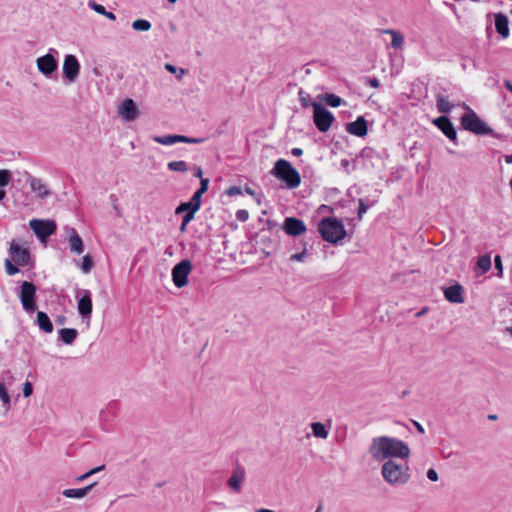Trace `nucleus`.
<instances>
[{"label":"nucleus","instance_id":"nucleus-7","mask_svg":"<svg viewBox=\"0 0 512 512\" xmlns=\"http://www.w3.org/2000/svg\"><path fill=\"white\" fill-rule=\"evenodd\" d=\"M193 269L191 260L184 259L177 263L171 272L172 281L177 288H182L188 283V276Z\"/></svg>","mask_w":512,"mask_h":512},{"label":"nucleus","instance_id":"nucleus-64","mask_svg":"<svg viewBox=\"0 0 512 512\" xmlns=\"http://www.w3.org/2000/svg\"><path fill=\"white\" fill-rule=\"evenodd\" d=\"M245 191H246V193H248L250 195H254V191L251 188H249V187H246Z\"/></svg>","mask_w":512,"mask_h":512},{"label":"nucleus","instance_id":"nucleus-17","mask_svg":"<svg viewBox=\"0 0 512 512\" xmlns=\"http://www.w3.org/2000/svg\"><path fill=\"white\" fill-rule=\"evenodd\" d=\"M78 312L83 319H90L92 314V299L91 292L89 290H83L82 296L77 303Z\"/></svg>","mask_w":512,"mask_h":512},{"label":"nucleus","instance_id":"nucleus-40","mask_svg":"<svg viewBox=\"0 0 512 512\" xmlns=\"http://www.w3.org/2000/svg\"><path fill=\"white\" fill-rule=\"evenodd\" d=\"M11 179V174L8 170H0V187H5Z\"/></svg>","mask_w":512,"mask_h":512},{"label":"nucleus","instance_id":"nucleus-5","mask_svg":"<svg viewBox=\"0 0 512 512\" xmlns=\"http://www.w3.org/2000/svg\"><path fill=\"white\" fill-rule=\"evenodd\" d=\"M465 107L468 109V112L461 117V126L463 129L476 135L493 134L492 128L482 121L473 110L469 109L468 106Z\"/></svg>","mask_w":512,"mask_h":512},{"label":"nucleus","instance_id":"nucleus-19","mask_svg":"<svg viewBox=\"0 0 512 512\" xmlns=\"http://www.w3.org/2000/svg\"><path fill=\"white\" fill-rule=\"evenodd\" d=\"M246 471L244 467L237 465L230 478L227 481V484L231 490L234 492H239L241 490V486L245 480Z\"/></svg>","mask_w":512,"mask_h":512},{"label":"nucleus","instance_id":"nucleus-45","mask_svg":"<svg viewBox=\"0 0 512 512\" xmlns=\"http://www.w3.org/2000/svg\"><path fill=\"white\" fill-rule=\"evenodd\" d=\"M236 218L241 222H245L249 218V213L246 210H238L236 212Z\"/></svg>","mask_w":512,"mask_h":512},{"label":"nucleus","instance_id":"nucleus-63","mask_svg":"<svg viewBox=\"0 0 512 512\" xmlns=\"http://www.w3.org/2000/svg\"><path fill=\"white\" fill-rule=\"evenodd\" d=\"M256 512H274V511L267 509V508H260V509H257Z\"/></svg>","mask_w":512,"mask_h":512},{"label":"nucleus","instance_id":"nucleus-56","mask_svg":"<svg viewBox=\"0 0 512 512\" xmlns=\"http://www.w3.org/2000/svg\"><path fill=\"white\" fill-rule=\"evenodd\" d=\"M505 88L512 93V83L509 80H504Z\"/></svg>","mask_w":512,"mask_h":512},{"label":"nucleus","instance_id":"nucleus-20","mask_svg":"<svg viewBox=\"0 0 512 512\" xmlns=\"http://www.w3.org/2000/svg\"><path fill=\"white\" fill-rule=\"evenodd\" d=\"M118 113L126 121H133L139 114L132 99H126L123 101L119 107Z\"/></svg>","mask_w":512,"mask_h":512},{"label":"nucleus","instance_id":"nucleus-47","mask_svg":"<svg viewBox=\"0 0 512 512\" xmlns=\"http://www.w3.org/2000/svg\"><path fill=\"white\" fill-rule=\"evenodd\" d=\"M197 211H194V209L192 208V211H188L184 216H183V224L184 225H187L189 222H191L193 219H194V215Z\"/></svg>","mask_w":512,"mask_h":512},{"label":"nucleus","instance_id":"nucleus-13","mask_svg":"<svg viewBox=\"0 0 512 512\" xmlns=\"http://www.w3.org/2000/svg\"><path fill=\"white\" fill-rule=\"evenodd\" d=\"M9 254L12 261L18 266H26L30 261V253L27 248L22 247L17 242L12 241L9 248Z\"/></svg>","mask_w":512,"mask_h":512},{"label":"nucleus","instance_id":"nucleus-42","mask_svg":"<svg viewBox=\"0 0 512 512\" xmlns=\"http://www.w3.org/2000/svg\"><path fill=\"white\" fill-rule=\"evenodd\" d=\"M307 257V250H303L300 253L292 254L290 260L293 262H303Z\"/></svg>","mask_w":512,"mask_h":512},{"label":"nucleus","instance_id":"nucleus-36","mask_svg":"<svg viewBox=\"0 0 512 512\" xmlns=\"http://www.w3.org/2000/svg\"><path fill=\"white\" fill-rule=\"evenodd\" d=\"M373 205V202H368L366 199H360L359 200V207H358V217L362 218L363 215L367 212V210Z\"/></svg>","mask_w":512,"mask_h":512},{"label":"nucleus","instance_id":"nucleus-24","mask_svg":"<svg viewBox=\"0 0 512 512\" xmlns=\"http://www.w3.org/2000/svg\"><path fill=\"white\" fill-rule=\"evenodd\" d=\"M96 485V482L95 483H92L84 488H78V489H75V488H70V489H65L62 494L67 497V498H77V499H81L83 497H85L89 491L92 489V487H94Z\"/></svg>","mask_w":512,"mask_h":512},{"label":"nucleus","instance_id":"nucleus-23","mask_svg":"<svg viewBox=\"0 0 512 512\" xmlns=\"http://www.w3.org/2000/svg\"><path fill=\"white\" fill-rule=\"evenodd\" d=\"M508 18L506 15L499 13L495 16V27L496 31L503 37L509 36Z\"/></svg>","mask_w":512,"mask_h":512},{"label":"nucleus","instance_id":"nucleus-22","mask_svg":"<svg viewBox=\"0 0 512 512\" xmlns=\"http://www.w3.org/2000/svg\"><path fill=\"white\" fill-rule=\"evenodd\" d=\"M69 249L72 253L80 255L84 251V244L81 237L78 235L75 229H71V233L68 239Z\"/></svg>","mask_w":512,"mask_h":512},{"label":"nucleus","instance_id":"nucleus-33","mask_svg":"<svg viewBox=\"0 0 512 512\" xmlns=\"http://www.w3.org/2000/svg\"><path fill=\"white\" fill-rule=\"evenodd\" d=\"M132 28L136 31H148L151 29V23L145 19H137L132 22Z\"/></svg>","mask_w":512,"mask_h":512},{"label":"nucleus","instance_id":"nucleus-28","mask_svg":"<svg viewBox=\"0 0 512 512\" xmlns=\"http://www.w3.org/2000/svg\"><path fill=\"white\" fill-rule=\"evenodd\" d=\"M312 433L315 437L326 439L329 435L328 430L326 429L325 425L321 422H314L311 424Z\"/></svg>","mask_w":512,"mask_h":512},{"label":"nucleus","instance_id":"nucleus-16","mask_svg":"<svg viewBox=\"0 0 512 512\" xmlns=\"http://www.w3.org/2000/svg\"><path fill=\"white\" fill-rule=\"evenodd\" d=\"M282 229L289 236H299L306 232V225L301 219L296 217H287L284 220Z\"/></svg>","mask_w":512,"mask_h":512},{"label":"nucleus","instance_id":"nucleus-30","mask_svg":"<svg viewBox=\"0 0 512 512\" xmlns=\"http://www.w3.org/2000/svg\"><path fill=\"white\" fill-rule=\"evenodd\" d=\"M476 266L482 273L488 272L491 268V257L487 254L479 257Z\"/></svg>","mask_w":512,"mask_h":512},{"label":"nucleus","instance_id":"nucleus-61","mask_svg":"<svg viewBox=\"0 0 512 512\" xmlns=\"http://www.w3.org/2000/svg\"><path fill=\"white\" fill-rule=\"evenodd\" d=\"M505 162L507 164H512V155L505 156Z\"/></svg>","mask_w":512,"mask_h":512},{"label":"nucleus","instance_id":"nucleus-6","mask_svg":"<svg viewBox=\"0 0 512 512\" xmlns=\"http://www.w3.org/2000/svg\"><path fill=\"white\" fill-rule=\"evenodd\" d=\"M311 106L314 110L313 120L320 132H326L330 129L334 116L333 114L317 102H312Z\"/></svg>","mask_w":512,"mask_h":512},{"label":"nucleus","instance_id":"nucleus-37","mask_svg":"<svg viewBox=\"0 0 512 512\" xmlns=\"http://www.w3.org/2000/svg\"><path fill=\"white\" fill-rule=\"evenodd\" d=\"M18 265L12 263V259L5 260V270L10 276H13L19 272Z\"/></svg>","mask_w":512,"mask_h":512},{"label":"nucleus","instance_id":"nucleus-57","mask_svg":"<svg viewBox=\"0 0 512 512\" xmlns=\"http://www.w3.org/2000/svg\"><path fill=\"white\" fill-rule=\"evenodd\" d=\"M56 322L60 325H63L66 322L65 316H58Z\"/></svg>","mask_w":512,"mask_h":512},{"label":"nucleus","instance_id":"nucleus-39","mask_svg":"<svg viewBox=\"0 0 512 512\" xmlns=\"http://www.w3.org/2000/svg\"><path fill=\"white\" fill-rule=\"evenodd\" d=\"M88 6L92 10H94L95 12H97V13H99L101 15L106 14V11H107L106 8L103 5L96 3L94 0H90L88 2Z\"/></svg>","mask_w":512,"mask_h":512},{"label":"nucleus","instance_id":"nucleus-4","mask_svg":"<svg viewBox=\"0 0 512 512\" xmlns=\"http://www.w3.org/2000/svg\"><path fill=\"white\" fill-rule=\"evenodd\" d=\"M272 174L286 183L289 188H296L301 183L299 172L285 159H279L275 162Z\"/></svg>","mask_w":512,"mask_h":512},{"label":"nucleus","instance_id":"nucleus-41","mask_svg":"<svg viewBox=\"0 0 512 512\" xmlns=\"http://www.w3.org/2000/svg\"><path fill=\"white\" fill-rule=\"evenodd\" d=\"M188 211H192V204L190 201L188 202H184V203H181L177 208H176V214H180V213H183V212H188Z\"/></svg>","mask_w":512,"mask_h":512},{"label":"nucleus","instance_id":"nucleus-25","mask_svg":"<svg viewBox=\"0 0 512 512\" xmlns=\"http://www.w3.org/2000/svg\"><path fill=\"white\" fill-rule=\"evenodd\" d=\"M59 339L66 345H71L78 336V331L73 328H63L60 329Z\"/></svg>","mask_w":512,"mask_h":512},{"label":"nucleus","instance_id":"nucleus-38","mask_svg":"<svg viewBox=\"0 0 512 512\" xmlns=\"http://www.w3.org/2000/svg\"><path fill=\"white\" fill-rule=\"evenodd\" d=\"M104 468H105V466H104V465H101V466H98V467H96V468H93V469L89 470L87 473H85V474H83V475H81V476L77 477V478H76V481H78V482H82V481H84V480L88 479L90 476H92V475H94V474H96V473H98V472L102 471Z\"/></svg>","mask_w":512,"mask_h":512},{"label":"nucleus","instance_id":"nucleus-12","mask_svg":"<svg viewBox=\"0 0 512 512\" xmlns=\"http://www.w3.org/2000/svg\"><path fill=\"white\" fill-rule=\"evenodd\" d=\"M25 181L29 183L31 191L41 199L47 198L51 193L48 186L42 181V179L32 176L29 172L23 173Z\"/></svg>","mask_w":512,"mask_h":512},{"label":"nucleus","instance_id":"nucleus-46","mask_svg":"<svg viewBox=\"0 0 512 512\" xmlns=\"http://www.w3.org/2000/svg\"><path fill=\"white\" fill-rule=\"evenodd\" d=\"M33 393V386L30 382H25L23 384V395L25 397H29Z\"/></svg>","mask_w":512,"mask_h":512},{"label":"nucleus","instance_id":"nucleus-53","mask_svg":"<svg viewBox=\"0 0 512 512\" xmlns=\"http://www.w3.org/2000/svg\"><path fill=\"white\" fill-rule=\"evenodd\" d=\"M165 69L167 71H169L170 73H173V74L177 73V67L170 63L165 64Z\"/></svg>","mask_w":512,"mask_h":512},{"label":"nucleus","instance_id":"nucleus-1","mask_svg":"<svg viewBox=\"0 0 512 512\" xmlns=\"http://www.w3.org/2000/svg\"><path fill=\"white\" fill-rule=\"evenodd\" d=\"M372 457L377 461L385 459H405L409 456L408 446L401 440L387 436L376 437L372 440L369 449Z\"/></svg>","mask_w":512,"mask_h":512},{"label":"nucleus","instance_id":"nucleus-11","mask_svg":"<svg viewBox=\"0 0 512 512\" xmlns=\"http://www.w3.org/2000/svg\"><path fill=\"white\" fill-rule=\"evenodd\" d=\"M63 77L69 82L73 83L79 76L80 63L75 55L67 54L64 58L62 67Z\"/></svg>","mask_w":512,"mask_h":512},{"label":"nucleus","instance_id":"nucleus-34","mask_svg":"<svg viewBox=\"0 0 512 512\" xmlns=\"http://www.w3.org/2000/svg\"><path fill=\"white\" fill-rule=\"evenodd\" d=\"M93 265H94V262L90 255H85L82 258L81 270L83 271V273H85V274L89 273L91 271V269L93 268Z\"/></svg>","mask_w":512,"mask_h":512},{"label":"nucleus","instance_id":"nucleus-49","mask_svg":"<svg viewBox=\"0 0 512 512\" xmlns=\"http://www.w3.org/2000/svg\"><path fill=\"white\" fill-rule=\"evenodd\" d=\"M427 477H428L429 480L435 482V481L438 480V473L436 472V470L431 468L427 472Z\"/></svg>","mask_w":512,"mask_h":512},{"label":"nucleus","instance_id":"nucleus-58","mask_svg":"<svg viewBox=\"0 0 512 512\" xmlns=\"http://www.w3.org/2000/svg\"><path fill=\"white\" fill-rule=\"evenodd\" d=\"M6 192L3 187H0V201L4 199Z\"/></svg>","mask_w":512,"mask_h":512},{"label":"nucleus","instance_id":"nucleus-15","mask_svg":"<svg viewBox=\"0 0 512 512\" xmlns=\"http://www.w3.org/2000/svg\"><path fill=\"white\" fill-rule=\"evenodd\" d=\"M433 123L441 130V132L455 145H458L457 131L446 116H440L433 120Z\"/></svg>","mask_w":512,"mask_h":512},{"label":"nucleus","instance_id":"nucleus-10","mask_svg":"<svg viewBox=\"0 0 512 512\" xmlns=\"http://www.w3.org/2000/svg\"><path fill=\"white\" fill-rule=\"evenodd\" d=\"M29 226L41 241H44L56 231V224L52 220L33 219L30 221Z\"/></svg>","mask_w":512,"mask_h":512},{"label":"nucleus","instance_id":"nucleus-54","mask_svg":"<svg viewBox=\"0 0 512 512\" xmlns=\"http://www.w3.org/2000/svg\"><path fill=\"white\" fill-rule=\"evenodd\" d=\"M291 154L293 156L299 157V156H301L303 154V150L301 148H293L291 150Z\"/></svg>","mask_w":512,"mask_h":512},{"label":"nucleus","instance_id":"nucleus-43","mask_svg":"<svg viewBox=\"0 0 512 512\" xmlns=\"http://www.w3.org/2000/svg\"><path fill=\"white\" fill-rule=\"evenodd\" d=\"M299 96H300V101H301L302 107H305V108L309 107L310 106V103L308 101V99L310 97L309 94L304 93L302 90H300Z\"/></svg>","mask_w":512,"mask_h":512},{"label":"nucleus","instance_id":"nucleus-44","mask_svg":"<svg viewBox=\"0 0 512 512\" xmlns=\"http://www.w3.org/2000/svg\"><path fill=\"white\" fill-rule=\"evenodd\" d=\"M226 193L229 196H237L242 194V189L238 186H231L227 189Z\"/></svg>","mask_w":512,"mask_h":512},{"label":"nucleus","instance_id":"nucleus-48","mask_svg":"<svg viewBox=\"0 0 512 512\" xmlns=\"http://www.w3.org/2000/svg\"><path fill=\"white\" fill-rule=\"evenodd\" d=\"M208 186H209V179L201 178L200 179V188L198 190H200L203 193H206L208 190Z\"/></svg>","mask_w":512,"mask_h":512},{"label":"nucleus","instance_id":"nucleus-60","mask_svg":"<svg viewBox=\"0 0 512 512\" xmlns=\"http://www.w3.org/2000/svg\"><path fill=\"white\" fill-rule=\"evenodd\" d=\"M185 74V70L184 69H179V72H178V75H177V78L178 79H181Z\"/></svg>","mask_w":512,"mask_h":512},{"label":"nucleus","instance_id":"nucleus-2","mask_svg":"<svg viewBox=\"0 0 512 512\" xmlns=\"http://www.w3.org/2000/svg\"><path fill=\"white\" fill-rule=\"evenodd\" d=\"M318 230L325 241L333 244L343 240L347 234L343 222L336 217L323 218Z\"/></svg>","mask_w":512,"mask_h":512},{"label":"nucleus","instance_id":"nucleus-59","mask_svg":"<svg viewBox=\"0 0 512 512\" xmlns=\"http://www.w3.org/2000/svg\"><path fill=\"white\" fill-rule=\"evenodd\" d=\"M488 419L491 421H496L498 419V416L496 414H489Z\"/></svg>","mask_w":512,"mask_h":512},{"label":"nucleus","instance_id":"nucleus-18","mask_svg":"<svg viewBox=\"0 0 512 512\" xmlns=\"http://www.w3.org/2000/svg\"><path fill=\"white\" fill-rule=\"evenodd\" d=\"M464 289L459 283H455L448 287H443V293L447 301L454 304H461L464 302L463 297Z\"/></svg>","mask_w":512,"mask_h":512},{"label":"nucleus","instance_id":"nucleus-50","mask_svg":"<svg viewBox=\"0 0 512 512\" xmlns=\"http://www.w3.org/2000/svg\"><path fill=\"white\" fill-rule=\"evenodd\" d=\"M193 175L194 177L196 178H203L202 175H203V171H202V168L199 167V166H194L193 167Z\"/></svg>","mask_w":512,"mask_h":512},{"label":"nucleus","instance_id":"nucleus-62","mask_svg":"<svg viewBox=\"0 0 512 512\" xmlns=\"http://www.w3.org/2000/svg\"><path fill=\"white\" fill-rule=\"evenodd\" d=\"M349 165V161L347 159H343L341 161V166L344 167V168H347Z\"/></svg>","mask_w":512,"mask_h":512},{"label":"nucleus","instance_id":"nucleus-31","mask_svg":"<svg viewBox=\"0 0 512 512\" xmlns=\"http://www.w3.org/2000/svg\"><path fill=\"white\" fill-rule=\"evenodd\" d=\"M437 109L440 113H448L452 109L453 105L449 103V101L443 96H437Z\"/></svg>","mask_w":512,"mask_h":512},{"label":"nucleus","instance_id":"nucleus-32","mask_svg":"<svg viewBox=\"0 0 512 512\" xmlns=\"http://www.w3.org/2000/svg\"><path fill=\"white\" fill-rule=\"evenodd\" d=\"M322 99L327 105L335 108L339 107L343 103V100L335 94H324Z\"/></svg>","mask_w":512,"mask_h":512},{"label":"nucleus","instance_id":"nucleus-9","mask_svg":"<svg viewBox=\"0 0 512 512\" xmlns=\"http://www.w3.org/2000/svg\"><path fill=\"white\" fill-rule=\"evenodd\" d=\"M36 286L28 281H23L21 284L20 301L22 307L27 312H34L36 310Z\"/></svg>","mask_w":512,"mask_h":512},{"label":"nucleus","instance_id":"nucleus-52","mask_svg":"<svg viewBox=\"0 0 512 512\" xmlns=\"http://www.w3.org/2000/svg\"><path fill=\"white\" fill-rule=\"evenodd\" d=\"M368 84H369V86H371V87H373V88H377V87H379V85H380V84H379V80H378V79H376V78H370V79L368 80Z\"/></svg>","mask_w":512,"mask_h":512},{"label":"nucleus","instance_id":"nucleus-3","mask_svg":"<svg viewBox=\"0 0 512 512\" xmlns=\"http://www.w3.org/2000/svg\"><path fill=\"white\" fill-rule=\"evenodd\" d=\"M383 478L391 485H401L408 481V467L396 460L386 461L381 470Z\"/></svg>","mask_w":512,"mask_h":512},{"label":"nucleus","instance_id":"nucleus-35","mask_svg":"<svg viewBox=\"0 0 512 512\" xmlns=\"http://www.w3.org/2000/svg\"><path fill=\"white\" fill-rule=\"evenodd\" d=\"M204 193L201 192L200 190H197L193 196L191 197V199L189 200L192 204V208L194 209V211H198L201 207V197Z\"/></svg>","mask_w":512,"mask_h":512},{"label":"nucleus","instance_id":"nucleus-55","mask_svg":"<svg viewBox=\"0 0 512 512\" xmlns=\"http://www.w3.org/2000/svg\"><path fill=\"white\" fill-rule=\"evenodd\" d=\"M103 16L107 17L109 20H116V15L112 12H109V11H106V14H104Z\"/></svg>","mask_w":512,"mask_h":512},{"label":"nucleus","instance_id":"nucleus-26","mask_svg":"<svg viewBox=\"0 0 512 512\" xmlns=\"http://www.w3.org/2000/svg\"><path fill=\"white\" fill-rule=\"evenodd\" d=\"M37 324L43 332H45V333L53 332V324L50 321V318L48 317V315L43 311H39L37 313Z\"/></svg>","mask_w":512,"mask_h":512},{"label":"nucleus","instance_id":"nucleus-51","mask_svg":"<svg viewBox=\"0 0 512 512\" xmlns=\"http://www.w3.org/2000/svg\"><path fill=\"white\" fill-rule=\"evenodd\" d=\"M495 267L499 271V274L502 273V261L498 255L495 257Z\"/></svg>","mask_w":512,"mask_h":512},{"label":"nucleus","instance_id":"nucleus-14","mask_svg":"<svg viewBox=\"0 0 512 512\" xmlns=\"http://www.w3.org/2000/svg\"><path fill=\"white\" fill-rule=\"evenodd\" d=\"M153 141L162 145H173L178 142L189 143V144H199L204 142L203 138H193L187 137L184 135H163V136H154Z\"/></svg>","mask_w":512,"mask_h":512},{"label":"nucleus","instance_id":"nucleus-8","mask_svg":"<svg viewBox=\"0 0 512 512\" xmlns=\"http://www.w3.org/2000/svg\"><path fill=\"white\" fill-rule=\"evenodd\" d=\"M57 50L54 48H50L49 52L44 56H41L37 59L36 64L38 70L46 77L51 78L52 75L57 71L58 61L55 57L57 54Z\"/></svg>","mask_w":512,"mask_h":512},{"label":"nucleus","instance_id":"nucleus-21","mask_svg":"<svg viewBox=\"0 0 512 512\" xmlns=\"http://www.w3.org/2000/svg\"><path fill=\"white\" fill-rule=\"evenodd\" d=\"M346 130L354 136L363 137L367 134V122L363 116H359L355 121L347 124Z\"/></svg>","mask_w":512,"mask_h":512},{"label":"nucleus","instance_id":"nucleus-27","mask_svg":"<svg viewBox=\"0 0 512 512\" xmlns=\"http://www.w3.org/2000/svg\"><path fill=\"white\" fill-rule=\"evenodd\" d=\"M382 32L391 35V47H393L394 49H400L402 47L404 43V36L400 32L391 29H386L383 30Z\"/></svg>","mask_w":512,"mask_h":512},{"label":"nucleus","instance_id":"nucleus-29","mask_svg":"<svg viewBox=\"0 0 512 512\" xmlns=\"http://www.w3.org/2000/svg\"><path fill=\"white\" fill-rule=\"evenodd\" d=\"M167 168L170 171L185 173L189 171V165L183 160L171 161L167 164Z\"/></svg>","mask_w":512,"mask_h":512}]
</instances>
